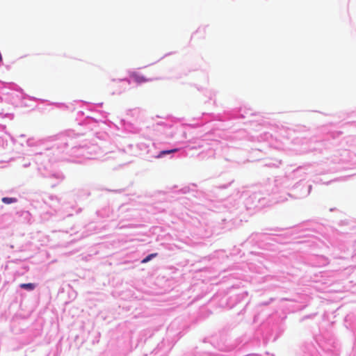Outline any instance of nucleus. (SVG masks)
Listing matches in <instances>:
<instances>
[{"label": "nucleus", "mask_w": 356, "mask_h": 356, "mask_svg": "<svg viewBox=\"0 0 356 356\" xmlns=\"http://www.w3.org/2000/svg\"><path fill=\"white\" fill-rule=\"evenodd\" d=\"M157 255L156 253L150 254L148 256H147L143 261L142 263H147L149 261H150L153 257H156Z\"/></svg>", "instance_id": "5"}, {"label": "nucleus", "mask_w": 356, "mask_h": 356, "mask_svg": "<svg viewBox=\"0 0 356 356\" xmlns=\"http://www.w3.org/2000/svg\"><path fill=\"white\" fill-rule=\"evenodd\" d=\"M2 202L5 204H10V203H13V202H16V199L15 198H12V197H3L2 198Z\"/></svg>", "instance_id": "4"}, {"label": "nucleus", "mask_w": 356, "mask_h": 356, "mask_svg": "<svg viewBox=\"0 0 356 356\" xmlns=\"http://www.w3.org/2000/svg\"><path fill=\"white\" fill-rule=\"evenodd\" d=\"M131 77L134 79V81L137 83H142L146 81H148L149 79H146L143 75L137 73L133 72L131 74Z\"/></svg>", "instance_id": "1"}, {"label": "nucleus", "mask_w": 356, "mask_h": 356, "mask_svg": "<svg viewBox=\"0 0 356 356\" xmlns=\"http://www.w3.org/2000/svg\"><path fill=\"white\" fill-rule=\"evenodd\" d=\"M178 151V149H170V150H163V151H161L159 154L157 156L158 158H161L163 156L165 155V154H171V153H175V152H177Z\"/></svg>", "instance_id": "3"}, {"label": "nucleus", "mask_w": 356, "mask_h": 356, "mask_svg": "<svg viewBox=\"0 0 356 356\" xmlns=\"http://www.w3.org/2000/svg\"><path fill=\"white\" fill-rule=\"evenodd\" d=\"M19 286L22 289L32 291L35 288V284L33 283L21 284Z\"/></svg>", "instance_id": "2"}]
</instances>
